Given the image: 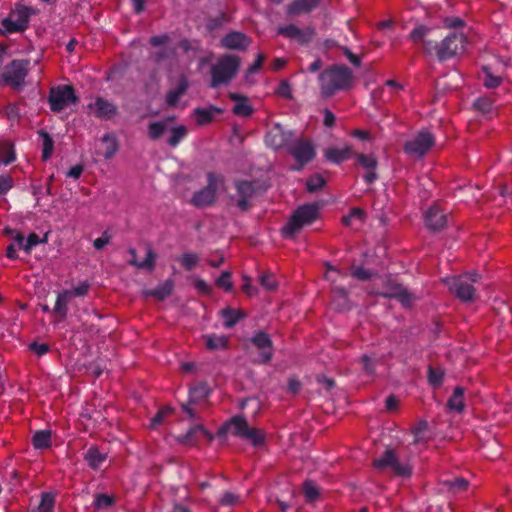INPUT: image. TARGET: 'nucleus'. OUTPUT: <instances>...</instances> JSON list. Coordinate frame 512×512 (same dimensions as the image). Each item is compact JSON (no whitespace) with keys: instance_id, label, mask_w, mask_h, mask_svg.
<instances>
[{"instance_id":"1","label":"nucleus","mask_w":512,"mask_h":512,"mask_svg":"<svg viewBox=\"0 0 512 512\" xmlns=\"http://www.w3.org/2000/svg\"><path fill=\"white\" fill-rule=\"evenodd\" d=\"M435 30L425 25L416 26L409 34L414 43H422L424 50L435 55L440 62L449 60L464 51L467 38L463 33L450 32L440 42L433 39Z\"/></svg>"},{"instance_id":"2","label":"nucleus","mask_w":512,"mask_h":512,"mask_svg":"<svg viewBox=\"0 0 512 512\" xmlns=\"http://www.w3.org/2000/svg\"><path fill=\"white\" fill-rule=\"evenodd\" d=\"M320 91L323 97L329 98L340 90L351 87L353 73L345 65H332L319 74Z\"/></svg>"},{"instance_id":"3","label":"nucleus","mask_w":512,"mask_h":512,"mask_svg":"<svg viewBox=\"0 0 512 512\" xmlns=\"http://www.w3.org/2000/svg\"><path fill=\"white\" fill-rule=\"evenodd\" d=\"M240 68V58L236 55L225 54L211 67L210 87L215 89L226 85L236 76Z\"/></svg>"},{"instance_id":"4","label":"nucleus","mask_w":512,"mask_h":512,"mask_svg":"<svg viewBox=\"0 0 512 512\" xmlns=\"http://www.w3.org/2000/svg\"><path fill=\"white\" fill-rule=\"evenodd\" d=\"M319 218V206L316 203L305 204L298 207L291 215L282 233L285 237L292 238L299 233L304 226L312 224Z\"/></svg>"},{"instance_id":"5","label":"nucleus","mask_w":512,"mask_h":512,"mask_svg":"<svg viewBox=\"0 0 512 512\" xmlns=\"http://www.w3.org/2000/svg\"><path fill=\"white\" fill-rule=\"evenodd\" d=\"M232 435L249 442L253 447H261L266 442V434L262 429L251 427L243 415L230 418Z\"/></svg>"},{"instance_id":"6","label":"nucleus","mask_w":512,"mask_h":512,"mask_svg":"<svg viewBox=\"0 0 512 512\" xmlns=\"http://www.w3.org/2000/svg\"><path fill=\"white\" fill-rule=\"evenodd\" d=\"M29 59H14L5 66L1 80L15 91H21L25 86L26 77L30 70Z\"/></svg>"},{"instance_id":"7","label":"nucleus","mask_w":512,"mask_h":512,"mask_svg":"<svg viewBox=\"0 0 512 512\" xmlns=\"http://www.w3.org/2000/svg\"><path fill=\"white\" fill-rule=\"evenodd\" d=\"M224 183V177L214 172L207 173V185L195 192L190 203L196 208L212 206L217 199V190L220 184Z\"/></svg>"},{"instance_id":"8","label":"nucleus","mask_w":512,"mask_h":512,"mask_svg":"<svg viewBox=\"0 0 512 512\" xmlns=\"http://www.w3.org/2000/svg\"><path fill=\"white\" fill-rule=\"evenodd\" d=\"M373 467L378 471L390 469L396 476L404 478H408L412 474L411 465L400 462L395 450L392 448H387L380 457L374 459Z\"/></svg>"},{"instance_id":"9","label":"nucleus","mask_w":512,"mask_h":512,"mask_svg":"<svg viewBox=\"0 0 512 512\" xmlns=\"http://www.w3.org/2000/svg\"><path fill=\"white\" fill-rule=\"evenodd\" d=\"M78 101L79 98L71 85H59L52 87L49 91L48 103L54 113H59L70 104H76Z\"/></svg>"},{"instance_id":"10","label":"nucleus","mask_w":512,"mask_h":512,"mask_svg":"<svg viewBox=\"0 0 512 512\" xmlns=\"http://www.w3.org/2000/svg\"><path fill=\"white\" fill-rule=\"evenodd\" d=\"M288 153L295 159L296 165L292 168L294 171H301L316 156L314 144L304 138H295L289 146Z\"/></svg>"},{"instance_id":"11","label":"nucleus","mask_w":512,"mask_h":512,"mask_svg":"<svg viewBox=\"0 0 512 512\" xmlns=\"http://www.w3.org/2000/svg\"><path fill=\"white\" fill-rule=\"evenodd\" d=\"M449 292L462 302H472L475 299L476 290L465 275H455L442 280Z\"/></svg>"},{"instance_id":"12","label":"nucleus","mask_w":512,"mask_h":512,"mask_svg":"<svg viewBox=\"0 0 512 512\" xmlns=\"http://www.w3.org/2000/svg\"><path fill=\"white\" fill-rule=\"evenodd\" d=\"M31 14V8L17 4L9 16L2 20L1 25L7 33L23 32L28 28Z\"/></svg>"},{"instance_id":"13","label":"nucleus","mask_w":512,"mask_h":512,"mask_svg":"<svg viewBox=\"0 0 512 512\" xmlns=\"http://www.w3.org/2000/svg\"><path fill=\"white\" fill-rule=\"evenodd\" d=\"M378 294L384 298L396 299L404 307H410L416 299L414 294L392 277L383 280L382 291Z\"/></svg>"},{"instance_id":"14","label":"nucleus","mask_w":512,"mask_h":512,"mask_svg":"<svg viewBox=\"0 0 512 512\" xmlns=\"http://www.w3.org/2000/svg\"><path fill=\"white\" fill-rule=\"evenodd\" d=\"M434 143V136L428 130H421L411 140L405 142L403 150L408 155L421 158L427 154Z\"/></svg>"},{"instance_id":"15","label":"nucleus","mask_w":512,"mask_h":512,"mask_svg":"<svg viewBox=\"0 0 512 512\" xmlns=\"http://www.w3.org/2000/svg\"><path fill=\"white\" fill-rule=\"evenodd\" d=\"M234 187L236 189V196H230L231 200L235 199L237 208L246 212L251 208L250 200L257 194L256 182L248 180H235Z\"/></svg>"},{"instance_id":"16","label":"nucleus","mask_w":512,"mask_h":512,"mask_svg":"<svg viewBox=\"0 0 512 512\" xmlns=\"http://www.w3.org/2000/svg\"><path fill=\"white\" fill-rule=\"evenodd\" d=\"M295 138V133L292 130H286L282 125L275 124L266 133L265 143L273 150L286 148L288 151L289 146L292 145Z\"/></svg>"},{"instance_id":"17","label":"nucleus","mask_w":512,"mask_h":512,"mask_svg":"<svg viewBox=\"0 0 512 512\" xmlns=\"http://www.w3.org/2000/svg\"><path fill=\"white\" fill-rule=\"evenodd\" d=\"M251 344L259 350L258 363L268 364L273 358V342L268 333L264 331L256 332L250 338Z\"/></svg>"},{"instance_id":"18","label":"nucleus","mask_w":512,"mask_h":512,"mask_svg":"<svg viewBox=\"0 0 512 512\" xmlns=\"http://www.w3.org/2000/svg\"><path fill=\"white\" fill-rule=\"evenodd\" d=\"M277 34L290 40H296L301 45H305L312 40L315 31L313 28H306L302 30L295 24H288L280 26L277 29Z\"/></svg>"},{"instance_id":"19","label":"nucleus","mask_w":512,"mask_h":512,"mask_svg":"<svg viewBox=\"0 0 512 512\" xmlns=\"http://www.w3.org/2000/svg\"><path fill=\"white\" fill-rule=\"evenodd\" d=\"M424 220L430 231L437 232L447 226L448 215L439 206L435 205L425 212Z\"/></svg>"},{"instance_id":"20","label":"nucleus","mask_w":512,"mask_h":512,"mask_svg":"<svg viewBox=\"0 0 512 512\" xmlns=\"http://www.w3.org/2000/svg\"><path fill=\"white\" fill-rule=\"evenodd\" d=\"M250 43L251 39L238 31L230 32L221 39V45L230 50H245Z\"/></svg>"},{"instance_id":"21","label":"nucleus","mask_w":512,"mask_h":512,"mask_svg":"<svg viewBox=\"0 0 512 512\" xmlns=\"http://www.w3.org/2000/svg\"><path fill=\"white\" fill-rule=\"evenodd\" d=\"M90 108H94V115L96 118L108 120L113 118L118 113L117 106L102 97H97L93 104L89 105Z\"/></svg>"},{"instance_id":"22","label":"nucleus","mask_w":512,"mask_h":512,"mask_svg":"<svg viewBox=\"0 0 512 512\" xmlns=\"http://www.w3.org/2000/svg\"><path fill=\"white\" fill-rule=\"evenodd\" d=\"M198 434L205 436L208 441H213L214 435L209 432L203 425H194L186 433L177 436V441L184 445H195L197 443Z\"/></svg>"},{"instance_id":"23","label":"nucleus","mask_w":512,"mask_h":512,"mask_svg":"<svg viewBox=\"0 0 512 512\" xmlns=\"http://www.w3.org/2000/svg\"><path fill=\"white\" fill-rule=\"evenodd\" d=\"M223 113V109L214 105L208 107H196L193 110V116L198 125L204 126L211 123L215 116Z\"/></svg>"},{"instance_id":"24","label":"nucleus","mask_w":512,"mask_h":512,"mask_svg":"<svg viewBox=\"0 0 512 512\" xmlns=\"http://www.w3.org/2000/svg\"><path fill=\"white\" fill-rule=\"evenodd\" d=\"M319 5V0H293L287 5L286 13L290 16H299L310 13Z\"/></svg>"},{"instance_id":"25","label":"nucleus","mask_w":512,"mask_h":512,"mask_svg":"<svg viewBox=\"0 0 512 512\" xmlns=\"http://www.w3.org/2000/svg\"><path fill=\"white\" fill-rule=\"evenodd\" d=\"M229 98L235 102L232 111L236 116L248 117L253 113V107L249 104L247 96L231 92Z\"/></svg>"},{"instance_id":"26","label":"nucleus","mask_w":512,"mask_h":512,"mask_svg":"<svg viewBox=\"0 0 512 512\" xmlns=\"http://www.w3.org/2000/svg\"><path fill=\"white\" fill-rule=\"evenodd\" d=\"M189 87V82L185 76H180L177 80V86L174 89L168 91L166 95V103L170 107H175L180 97L186 93Z\"/></svg>"},{"instance_id":"27","label":"nucleus","mask_w":512,"mask_h":512,"mask_svg":"<svg viewBox=\"0 0 512 512\" xmlns=\"http://www.w3.org/2000/svg\"><path fill=\"white\" fill-rule=\"evenodd\" d=\"M352 155V148L345 146L344 148L330 147L325 150L324 157L333 164H340L349 159Z\"/></svg>"},{"instance_id":"28","label":"nucleus","mask_w":512,"mask_h":512,"mask_svg":"<svg viewBox=\"0 0 512 512\" xmlns=\"http://www.w3.org/2000/svg\"><path fill=\"white\" fill-rule=\"evenodd\" d=\"M84 459L91 469L97 470L106 461L107 454L100 452L97 446H91L86 451Z\"/></svg>"},{"instance_id":"29","label":"nucleus","mask_w":512,"mask_h":512,"mask_svg":"<svg viewBox=\"0 0 512 512\" xmlns=\"http://www.w3.org/2000/svg\"><path fill=\"white\" fill-rule=\"evenodd\" d=\"M173 290L174 281L172 279H167L156 288L146 291L145 294L157 299L158 301H164L168 296L172 294Z\"/></svg>"},{"instance_id":"30","label":"nucleus","mask_w":512,"mask_h":512,"mask_svg":"<svg viewBox=\"0 0 512 512\" xmlns=\"http://www.w3.org/2000/svg\"><path fill=\"white\" fill-rule=\"evenodd\" d=\"M464 394L465 389L461 386H456L447 401V407L452 411L462 413L465 409Z\"/></svg>"},{"instance_id":"31","label":"nucleus","mask_w":512,"mask_h":512,"mask_svg":"<svg viewBox=\"0 0 512 512\" xmlns=\"http://www.w3.org/2000/svg\"><path fill=\"white\" fill-rule=\"evenodd\" d=\"M221 315L224 319L223 326L227 329L233 328L238 321L246 317L243 311L229 307L221 310Z\"/></svg>"},{"instance_id":"32","label":"nucleus","mask_w":512,"mask_h":512,"mask_svg":"<svg viewBox=\"0 0 512 512\" xmlns=\"http://www.w3.org/2000/svg\"><path fill=\"white\" fill-rule=\"evenodd\" d=\"M211 393V389L206 382H199L189 390V400L190 403H198L205 400L209 394Z\"/></svg>"},{"instance_id":"33","label":"nucleus","mask_w":512,"mask_h":512,"mask_svg":"<svg viewBox=\"0 0 512 512\" xmlns=\"http://www.w3.org/2000/svg\"><path fill=\"white\" fill-rule=\"evenodd\" d=\"M72 296L70 295L69 290H64L58 293L55 305L53 308V312L58 314L61 319H65L68 313V303Z\"/></svg>"},{"instance_id":"34","label":"nucleus","mask_w":512,"mask_h":512,"mask_svg":"<svg viewBox=\"0 0 512 512\" xmlns=\"http://www.w3.org/2000/svg\"><path fill=\"white\" fill-rule=\"evenodd\" d=\"M51 436L50 430H39L32 436V445L35 449H47L51 447Z\"/></svg>"},{"instance_id":"35","label":"nucleus","mask_w":512,"mask_h":512,"mask_svg":"<svg viewBox=\"0 0 512 512\" xmlns=\"http://www.w3.org/2000/svg\"><path fill=\"white\" fill-rule=\"evenodd\" d=\"M157 255L153 251L152 248H147L146 257L144 261H129V264L132 266H135L139 269H146L149 272H152L155 268V261H156Z\"/></svg>"},{"instance_id":"36","label":"nucleus","mask_w":512,"mask_h":512,"mask_svg":"<svg viewBox=\"0 0 512 512\" xmlns=\"http://www.w3.org/2000/svg\"><path fill=\"white\" fill-rule=\"evenodd\" d=\"M170 132L171 135L167 139V144L171 147H177L188 134L187 128L184 125L173 127Z\"/></svg>"},{"instance_id":"37","label":"nucleus","mask_w":512,"mask_h":512,"mask_svg":"<svg viewBox=\"0 0 512 512\" xmlns=\"http://www.w3.org/2000/svg\"><path fill=\"white\" fill-rule=\"evenodd\" d=\"M39 136L42 138V157L44 160H47L50 158L52 152H53V149H54V141H53V138L51 137V135L44 131V130H40L38 132Z\"/></svg>"},{"instance_id":"38","label":"nucleus","mask_w":512,"mask_h":512,"mask_svg":"<svg viewBox=\"0 0 512 512\" xmlns=\"http://www.w3.org/2000/svg\"><path fill=\"white\" fill-rule=\"evenodd\" d=\"M206 347L209 350H219L227 348L228 342L225 336H217L214 334L206 335Z\"/></svg>"},{"instance_id":"39","label":"nucleus","mask_w":512,"mask_h":512,"mask_svg":"<svg viewBox=\"0 0 512 512\" xmlns=\"http://www.w3.org/2000/svg\"><path fill=\"white\" fill-rule=\"evenodd\" d=\"M167 130V125L164 121L151 122L148 125V137L153 140H159Z\"/></svg>"},{"instance_id":"40","label":"nucleus","mask_w":512,"mask_h":512,"mask_svg":"<svg viewBox=\"0 0 512 512\" xmlns=\"http://www.w3.org/2000/svg\"><path fill=\"white\" fill-rule=\"evenodd\" d=\"M115 501V497L99 493L95 495L93 505L97 510H104L113 506L115 504Z\"/></svg>"},{"instance_id":"41","label":"nucleus","mask_w":512,"mask_h":512,"mask_svg":"<svg viewBox=\"0 0 512 512\" xmlns=\"http://www.w3.org/2000/svg\"><path fill=\"white\" fill-rule=\"evenodd\" d=\"M326 184V180L320 174L310 176L306 181V189L310 193L317 192L322 189Z\"/></svg>"},{"instance_id":"42","label":"nucleus","mask_w":512,"mask_h":512,"mask_svg":"<svg viewBox=\"0 0 512 512\" xmlns=\"http://www.w3.org/2000/svg\"><path fill=\"white\" fill-rule=\"evenodd\" d=\"M303 494L307 502L313 503L319 498V489L312 481H305Z\"/></svg>"},{"instance_id":"43","label":"nucleus","mask_w":512,"mask_h":512,"mask_svg":"<svg viewBox=\"0 0 512 512\" xmlns=\"http://www.w3.org/2000/svg\"><path fill=\"white\" fill-rule=\"evenodd\" d=\"M443 485L452 492L464 491L468 487V481L462 477L443 481Z\"/></svg>"},{"instance_id":"44","label":"nucleus","mask_w":512,"mask_h":512,"mask_svg":"<svg viewBox=\"0 0 512 512\" xmlns=\"http://www.w3.org/2000/svg\"><path fill=\"white\" fill-rule=\"evenodd\" d=\"M356 159L359 165L366 170L376 169L378 162L374 155L371 154H356Z\"/></svg>"},{"instance_id":"45","label":"nucleus","mask_w":512,"mask_h":512,"mask_svg":"<svg viewBox=\"0 0 512 512\" xmlns=\"http://www.w3.org/2000/svg\"><path fill=\"white\" fill-rule=\"evenodd\" d=\"M178 261L185 270L190 271L198 264L199 256L196 253H184L178 258Z\"/></svg>"},{"instance_id":"46","label":"nucleus","mask_w":512,"mask_h":512,"mask_svg":"<svg viewBox=\"0 0 512 512\" xmlns=\"http://www.w3.org/2000/svg\"><path fill=\"white\" fill-rule=\"evenodd\" d=\"M55 505V497L51 493H42L38 505L39 512H52Z\"/></svg>"},{"instance_id":"47","label":"nucleus","mask_w":512,"mask_h":512,"mask_svg":"<svg viewBox=\"0 0 512 512\" xmlns=\"http://www.w3.org/2000/svg\"><path fill=\"white\" fill-rule=\"evenodd\" d=\"M444 378V372L441 369H435L432 366L428 367V382L431 386L440 387Z\"/></svg>"},{"instance_id":"48","label":"nucleus","mask_w":512,"mask_h":512,"mask_svg":"<svg viewBox=\"0 0 512 512\" xmlns=\"http://www.w3.org/2000/svg\"><path fill=\"white\" fill-rule=\"evenodd\" d=\"M48 241L47 234L40 239V237L36 233H30L27 237L25 244L22 246V250L29 253L33 247L37 246L40 243H46Z\"/></svg>"},{"instance_id":"49","label":"nucleus","mask_w":512,"mask_h":512,"mask_svg":"<svg viewBox=\"0 0 512 512\" xmlns=\"http://www.w3.org/2000/svg\"><path fill=\"white\" fill-rule=\"evenodd\" d=\"M173 412V408L170 406L162 407L158 410L155 416L151 419V427L157 428L161 425L166 417L171 415Z\"/></svg>"},{"instance_id":"50","label":"nucleus","mask_w":512,"mask_h":512,"mask_svg":"<svg viewBox=\"0 0 512 512\" xmlns=\"http://www.w3.org/2000/svg\"><path fill=\"white\" fill-rule=\"evenodd\" d=\"M14 187V179L10 174L0 175V196L7 194Z\"/></svg>"},{"instance_id":"51","label":"nucleus","mask_w":512,"mask_h":512,"mask_svg":"<svg viewBox=\"0 0 512 512\" xmlns=\"http://www.w3.org/2000/svg\"><path fill=\"white\" fill-rule=\"evenodd\" d=\"M474 107L478 111H481L483 114H488L492 111L493 108V102L489 98H478L474 102Z\"/></svg>"},{"instance_id":"52","label":"nucleus","mask_w":512,"mask_h":512,"mask_svg":"<svg viewBox=\"0 0 512 512\" xmlns=\"http://www.w3.org/2000/svg\"><path fill=\"white\" fill-rule=\"evenodd\" d=\"M216 285L223 288L225 291L232 289L231 272L224 271L216 280Z\"/></svg>"},{"instance_id":"53","label":"nucleus","mask_w":512,"mask_h":512,"mask_svg":"<svg viewBox=\"0 0 512 512\" xmlns=\"http://www.w3.org/2000/svg\"><path fill=\"white\" fill-rule=\"evenodd\" d=\"M361 362L363 365V370L367 375H373L375 373L376 361L372 357L368 355H363L361 357Z\"/></svg>"},{"instance_id":"54","label":"nucleus","mask_w":512,"mask_h":512,"mask_svg":"<svg viewBox=\"0 0 512 512\" xmlns=\"http://www.w3.org/2000/svg\"><path fill=\"white\" fill-rule=\"evenodd\" d=\"M222 506H234L239 503V496L226 491L219 500Z\"/></svg>"},{"instance_id":"55","label":"nucleus","mask_w":512,"mask_h":512,"mask_svg":"<svg viewBox=\"0 0 512 512\" xmlns=\"http://www.w3.org/2000/svg\"><path fill=\"white\" fill-rule=\"evenodd\" d=\"M90 289V284L87 281L81 282L79 285L74 287L72 290H69L70 295L73 297H84L88 294Z\"/></svg>"},{"instance_id":"56","label":"nucleus","mask_w":512,"mask_h":512,"mask_svg":"<svg viewBox=\"0 0 512 512\" xmlns=\"http://www.w3.org/2000/svg\"><path fill=\"white\" fill-rule=\"evenodd\" d=\"M102 141L103 142L110 141V145L108 146V148L104 154L105 158L109 159L116 153V151L118 149L117 143H116L115 139L112 138L109 134H105L102 137Z\"/></svg>"},{"instance_id":"57","label":"nucleus","mask_w":512,"mask_h":512,"mask_svg":"<svg viewBox=\"0 0 512 512\" xmlns=\"http://www.w3.org/2000/svg\"><path fill=\"white\" fill-rule=\"evenodd\" d=\"M276 93L279 96L286 98V99L292 98L291 87H290V83L288 82V80H282L280 82L278 88L276 89Z\"/></svg>"},{"instance_id":"58","label":"nucleus","mask_w":512,"mask_h":512,"mask_svg":"<svg viewBox=\"0 0 512 512\" xmlns=\"http://www.w3.org/2000/svg\"><path fill=\"white\" fill-rule=\"evenodd\" d=\"M260 284L267 290H274L276 288V280L272 274H263L259 278Z\"/></svg>"},{"instance_id":"59","label":"nucleus","mask_w":512,"mask_h":512,"mask_svg":"<svg viewBox=\"0 0 512 512\" xmlns=\"http://www.w3.org/2000/svg\"><path fill=\"white\" fill-rule=\"evenodd\" d=\"M352 276L358 280L367 281L372 277L370 270L364 269L363 267H357L352 271Z\"/></svg>"},{"instance_id":"60","label":"nucleus","mask_w":512,"mask_h":512,"mask_svg":"<svg viewBox=\"0 0 512 512\" xmlns=\"http://www.w3.org/2000/svg\"><path fill=\"white\" fill-rule=\"evenodd\" d=\"M29 349L38 356H43L49 351V345L46 343L32 342L29 344Z\"/></svg>"},{"instance_id":"61","label":"nucleus","mask_w":512,"mask_h":512,"mask_svg":"<svg viewBox=\"0 0 512 512\" xmlns=\"http://www.w3.org/2000/svg\"><path fill=\"white\" fill-rule=\"evenodd\" d=\"M465 22L459 17H447L444 19V26L448 29L463 27Z\"/></svg>"},{"instance_id":"62","label":"nucleus","mask_w":512,"mask_h":512,"mask_svg":"<svg viewBox=\"0 0 512 512\" xmlns=\"http://www.w3.org/2000/svg\"><path fill=\"white\" fill-rule=\"evenodd\" d=\"M110 235L107 231H104L101 235V237L96 238L93 242V246L97 250L103 249L109 242H110Z\"/></svg>"},{"instance_id":"63","label":"nucleus","mask_w":512,"mask_h":512,"mask_svg":"<svg viewBox=\"0 0 512 512\" xmlns=\"http://www.w3.org/2000/svg\"><path fill=\"white\" fill-rule=\"evenodd\" d=\"M194 287L197 289L198 292H200L204 295H209L212 291V289L208 285V283L205 280L200 279V278H197L194 281Z\"/></svg>"},{"instance_id":"64","label":"nucleus","mask_w":512,"mask_h":512,"mask_svg":"<svg viewBox=\"0 0 512 512\" xmlns=\"http://www.w3.org/2000/svg\"><path fill=\"white\" fill-rule=\"evenodd\" d=\"M6 115L9 120L15 121L20 118V110L16 104H9L6 108Z\"/></svg>"}]
</instances>
